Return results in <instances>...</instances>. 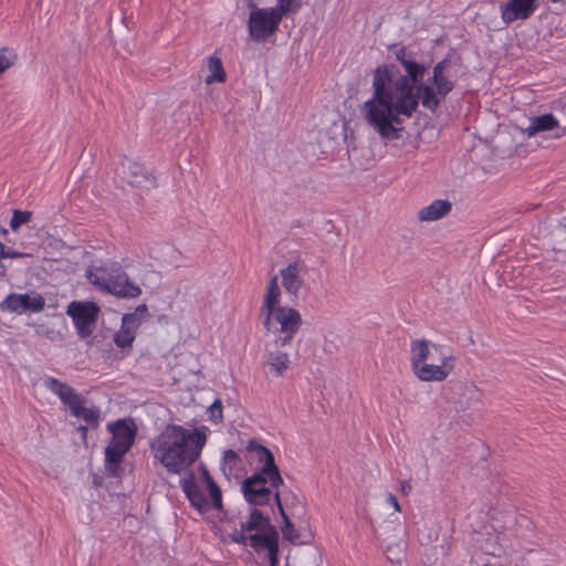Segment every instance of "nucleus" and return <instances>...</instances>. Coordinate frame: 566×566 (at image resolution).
I'll list each match as a JSON object with an SVG mask.
<instances>
[{
    "instance_id": "nucleus-1",
    "label": "nucleus",
    "mask_w": 566,
    "mask_h": 566,
    "mask_svg": "<svg viewBox=\"0 0 566 566\" xmlns=\"http://www.w3.org/2000/svg\"><path fill=\"white\" fill-rule=\"evenodd\" d=\"M397 60L405 74L395 64L377 66L373 72V94L360 108L364 120L385 140L401 137L405 120L416 114L419 104L434 113L454 88L447 60L438 62L427 78L426 65L407 59L405 49L397 53Z\"/></svg>"
},
{
    "instance_id": "nucleus-2",
    "label": "nucleus",
    "mask_w": 566,
    "mask_h": 566,
    "mask_svg": "<svg viewBox=\"0 0 566 566\" xmlns=\"http://www.w3.org/2000/svg\"><path fill=\"white\" fill-rule=\"evenodd\" d=\"M210 429L206 426L188 429L180 424H167L150 442L154 460L168 473L180 474L201 455Z\"/></svg>"
},
{
    "instance_id": "nucleus-3",
    "label": "nucleus",
    "mask_w": 566,
    "mask_h": 566,
    "mask_svg": "<svg viewBox=\"0 0 566 566\" xmlns=\"http://www.w3.org/2000/svg\"><path fill=\"white\" fill-rule=\"evenodd\" d=\"M247 450L258 462L259 468L241 485L244 499L252 505L269 504L273 500L280 507L282 505L280 494L274 490L283 484V479L273 453L255 440L249 441Z\"/></svg>"
},
{
    "instance_id": "nucleus-4",
    "label": "nucleus",
    "mask_w": 566,
    "mask_h": 566,
    "mask_svg": "<svg viewBox=\"0 0 566 566\" xmlns=\"http://www.w3.org/2000/svg\"><path fill=\"white\" fill-rule=\"evenodd\" d=\"M281 289L279 276L274 275L268 283L266 292L260 307V319L264 328L281 336L274 340V346H285L291 343L302 326L300 312L290 306L281 305Z\"/></svg>"
},
{
    "instance_id": "nucleus-5",
    "label": "nucleus",
    "mask_w": 566,
    "mask_h": 566,
    "mask_svg": "<svg viewBox=\"0 0 566 566\" xmlns=\"http://www.w3.org/2000/svg\"><path fill=\"white\" fill-rule=\"evenodd\" d=\"M410 366L419 380L441 382L452 374L455 357L443 345L417 338L410 342Z\"/></svg>"
},
{
    "instance_id": "nucleus-6",
    "label": "nucleus",
    "mask_w": 566,
    "mask_h": 566,
    "mask_svg": "<svg viewBox=\"0 0 566 566\" xmlns=\"http://www.w3.org/2000/svg\"><path fill=\"white\" fill-rule=\"evenodd\" d=\"M180 488L190 505L201 516L209 518V513L216 511L217 516L220 517L223 513L221 490L205 467H201L198 476L193 472L186 474L180 480Z\"/></svg>"
},
{
    "instance_id": "nucleus-7",
    "label": "nucleus",
    "mask_w": 566,
    "mask_h": 566,
    "mask_svg": "<svg viewBox=\"0 0 566 566\" xmlns=\"http://www.w3.org/2000/svg\"><path fill=\"white\" fill-rule=\"evenodd\" d=\"M86 277L97 290L118 297L136 298L142 294L139 285L130 281L122 265L115 261L90 266Z\"/></svg>"
},
{
    "instance_id": "nucleus-8",
    "label": "nucleus",
    "mask_w": 566,
    "mask_h": 566,
    "mask_svg": "<svg viewBox=\"0 0 566 566\" xmlns=\"http://www.w3.org/2000/svg\"><path fill=\"white\" fill-rule=\"evenodd\" d=\"M112 438L105 449V469L117 476L125 454L130 450L137 434V426L132 418L118 419L107 423Z\"/></svg>"
},
{
    "instance_id": "nucleus-9",
    "label": "nucleus",
    "mask_w": 566,
    "mask_h": 566,
    "mask_svg": "<svg viewBox=\"0 0 566 566\" xmlns=\"http://www.w3.org/2000/svg\"><path fill=\"white\" fill-rule=\"evenodd\" d=\"M44 387L60 398L72 416L82 419L90 426L97 427L101 419V409L95 405H88L87 399L77 394L74 388L54 378L46 377L43 380Z\"/></svg>"
},
{
    "instance_id": "nucleus-10",
    "label": "nucleus",
    "mask_w": 566,
    "mask_h": 566,
    "mask_svg": "<svg viewBox=\"0 0 566 566\" xmlns=\"http://www.w3.org/2000/svg\"><path fill=\"white\" fill-rule=\"evenodd\" d=\"M281 21L273 8L253 7L249 14V34L256 42L264 41L275 33Z\"/></svg>"
},
{
    "instance_id": "nucleus-11",
    "label": "nucleus",
    "mask_w": 566,
    "mask_h": 566,
    "mask_svg": "<svg viewBox=\"0 0 566 566\" xmlns=\"http://www.w3.org/2000/svg\"><path fill=\"white\" fill-rule=\"evenodd\" d=\"M99 307L93 302L73 301L69 304L66 314L73 319L78 336L90 337L95 329Z\"/></svg>"
},
{
    "instance_id": "nucleus-12",
    "label": "nucleus",
    "mask_w": 566,
    "mask_h": 566,
    "mask_svg": "<svg viewBox=\"0 0 566 566\" xmlns=\"http://www.w3.org/2000/svg\"><path fill=\"white\" fill-rule=\"evenodd\" d=\"M147 313L145 304L138 305L134 312L124 314L120 328L114 334L115 345L122 349L130 348L136 338V334L143 324Z\"/></svg>"
},
{
    "instance_id": "nucleus-13",
    "label": "nucleus",
    "mask_w": 566,
    "mask_h": 566,
    "mask_svg": "<svg viewBox=\"0 0 566 566\" xmlns=\"http://www.w3.org/2000/svg\"><path fill=\"white\" fill-rule=\"evenodd\" d=\"M45 306L44 297L35 292L8 295L0 304L2 311L23 314L25 312L39 313Z\"/></svg>"
},
{
    "instance_id": "nucleus-14",
    "label": "nucleus",
    "mask_w": 566,
    "mask_h": 566,
    "mask_svg": "<svg viewBox=\"0 0 566 566\" xmlns=\"http://www.w3.org/2000/svg\"><path fill=\"white\" fill-rule=\"evenodd\" d=\"M537 8V0H509L500 4L501 19L510 25L517 20H527Z\"/></svg>"
},
{
    "instance_id": "nucleus-15",
    "label": "nucleus",
    "mask_w": 566,
    "mask_h": 566,
    "mask_svg": "<svg viewBox=\"0 0 566 566\" xmlns=\"http://www.w3.org/2000/svg\"><path fill=\"white\" fill-rule=\"evenodd\" d=\"M120 175L124 180L134 187L142 189L156 187L155 176L136 161L125 160L120 167Z\"/></svg>"
},
{
    "instance_id": "nucleus-16",
    "label": "nucleus",
    "mask_w": 566,
    "mask_h": 566,
    "mask_svg": "<svg viewBox=\"0 0 566 566\" xmlns=\"http://www.w3.org/2000/svg\"><path fill=\"white\" fill-rule=\"evenodd\" d=\"M306 264L300 260L290 262L286 266L280 270L281 283L287 294L292 296L298 295L304 284V275L306 274Z\"/></svg>"
},
{
    "instance_id": "nucleus-17",
    "label": "nucleus",
    "mask_w": 566,
    "mask_h": 566,
    "mask_svg": "<svg viewBox=\"0 0 566 566\" xmlns=\"http://www.w3.org/2000/svg\"><path fill=\"white\" fill-rule=\"evenodd\" d=\"M271 526L270 521L266 516L262 515L256 509L252 510L249 518L241 523L240 530H234L229 534L231 542L248 545V534L255 533Z\"/></svg>"
},
{
    "instance_id": "nucleus-18",
    "label": "nucleus",
    "mask_w": 566,
    "mask_h": 566,
    "mask_svg": "<svg viewBox=\"0 0 566 566\" xmlns=\"http://www.w3.org/2000/svg\"><path fill=\"white\" fill-rule=\"evenodd\" d=\"M248 545H250L255 552L266 551L279 542V534L275 528L271 525L262 531L248 534Z\"/></svg>"
},
{
    "instance_id": "nucleus-19",
    "label": "nucleus",
    "mask_w": 566,
    "mask_h": 566,
    "mask_svg": "<svg viewBox=\"0 0 566 566\" xmlns=\"http://www.w3.org/2000/svg\"><path fill=\"white\" fill-rule=\"evenodd\" d=\"M451 208L450 201L438 199L420 209L418 218L420 221H436L447 216L451 211Z\"/></svg>"
},
{
    "instance_id": "nucleus-20",
    "label": "nucleus",
    "mask_w": 566,
    "mask_h": 566,
    "mask_svg": "<svg viewBox=\"0 0 566 566\" xmlns=\"http://www.w3.org/2000/svg\"><path fill=\"white\" fill-rule=\"evenodd\" d=\"M279 347L275 346V349L268 347L266 350V363L275 376H281L290 366V355Z\"/></svg>"
},
{
    "instance_id": "nucleus-21",
    "label": "nucleus",
    "mask_w": 566,
    "mask_h": 566,
    "mask_svg": "<svg viewBox=\"0 0 566 566\" xmlns=\"http://www.w3.org/2000/svg\"><path fill=\"white\" fill-rule=\"evenodd\" d=\"M558 128V120L553 114H544L530 119V125L525 132L528 137L535 136L539 132Z\"/></svg>"
},
{
    "instance_id": "nucleus-22",
    "label": "nucleus",
    "mask_w": 566,
    "mask_h": 566,
    "mask_svg": "<svg viewBox=\"0 0 566 566\" xmlns=\"http://www.w3.org/2000/svg\"><path fill=\"white\" fill-rule=\"evenodd\" d=\"M207 70L209 74L206 76V84L223 83L226 81V71L223 69L221 59L217 54H212L207 60Z\"/></svg>"
},
{
    "instance_id": "nucleus-23",
    "label": "nucleus",
    "mask_w": 566,
    "mask_h": 566,
    "mask_svg": "<svg viewBox=\"0 0 566 566\" xmlns=\"http://www.w3.org/2000/svg\"><path fill=\"white\" fill-rule=\"evenodd\" d=\"M279 510H280V513L284 521L283 527H282L283 537L291 543H303L302 541H300V538H301L300 532L295 528V526L289 520L283 506L280 505Z\"/></svg>"
},
{
    "instance_id": "nucleus-24",
    "label": "nucleus",
    "mask_w": 566,
    "mask_h": 566,
    "mask_svg": "<svg viewBox=\"0 0 566 566\" xmlns=\"http://www.w3.org/2000/svg\"><path fill=\"white\" fill-rule=\"evenodd\" d=\"M17 61V53L9 48L0 49V74L10 69Z\"/></svg>"
},
{
    "instance_id": "nucleus-25",
    "label": "nucleus",
    "mask_w": 566,
    "mask_h": 566,
    "mask_svg": "<svg viewBox=\"0 0 566 566\" xmlns=\"http://www.w3.org/2000/svg\"><path fill=\"white\" fill-rule=\"evenodd\" d=\"M302 0H277V6L273 8L281 19L284 14L295 12L301 7Z\"/></svg>"
},
{
    "instance_id": "nucleus-26",
    "label": "nucleus",
    "mask_w": 566,
    "mask_h": 566,
    "mask_svg": "<svg viewBox=\"0 0 566 566\" xmlns=\"http://www.w3.org/2000/svg\"><path fill=\"white\" fill-rule=\"evenodd\" d=\"M32 213L30 211L14 210L10 220V227L13 231L18 230L21 226L31 220Z\"/></svg>"
},
{
    "instance_id": "nucleus-27",
    "label": "nucleus",
    "mask_w": 566,
    "mask_h": 566,
    "mask_svg": "<svg viewBox=\"0 0 566 566\" xmlns=\"http://www.w3.org/2000/svg\"><path fill=\"white\" fill-rule=\"evenodd\" d=\"M208 419L213 423L221 422L223 418L222 402L220 399H216L207 409Z\"/></svg>"
},
{
    "instance_id": "nucleus-28",
    "label": "nucleus",
    "mask_w": 566,
    "mask_h": 566,
    "mask_svg": "<svg viewBox=\"0 0 566 566\" xmlns=\"http://www.w3.org/2000/svg\"><path fill=\"white\" fill-rule=\"evenodd\" d=\"M238 461H239V457L235 451H233L231 449L226 450L223 452L222 462H221V468H222L223 472H226L227 467L229 468V471H231L237 465Z\"/></svg>"
},
{
    "instance_id": "nucleus-29",
    "label": "nucleus",
    "mask_w": 566,
    "mask_h": 566,
    "mask_svg": "<svg viewBox=\"0 0 566 566\" xmlns=\"http://www.w3.org/2000/svg\"><path fill=\"white\" fill-rule=\"evenodd\" d=\"M266 552L270 566H276L279 563V542L268 548Z\"/></svg>"
},
{
    "instance_id": "nucleus-30",
    "label": "nucleus",
    "mask_w": 566,
    "mask_h": 566,
    "mask_svg": "<svg viewBox=\"0 0 566 566\" xmlns=\"http://www.w3.org/2000/svg\"><path fill=\"white\" fill-rule=\"evenodd\" d=\"M24 256V253L18 252L13 249H6V247L1 243L0 247V259H17Z\"/></svg>"
},
{
    "instance_id": "nucleus-31",
    "label": "nucleus",
    "mask_w": 566,
    "mask_h": 566,
    "mask_svg": "<svg viewBox=\"0 0 566 566\" xmlns=\"http://www.w3.org/2000/svg\"><path fill=\"white\" fill-rule=\"evenodd\" d=\"M385 500L396 512L401 511L400 504L396 495H394L392 493H387Z\"/></svg>"
},
{
    "instance_id": "nucleus-32",
    "label": "nucleus",
    "mask_w": 566,
    "mask_h": 566,
    "mask_svg": "<svg viewBox=\"0 0 566 566\" xmlns=\"http://www.w3.org/2000/svg\"><path fill=\"white\" fill-rule=\"evenodd\" d=\"M410 489H411V486H410V484H409L408 482H403V483L401 484V490H402V492L407 493V492H409V491H410Z\"/></svg>"
},
{
    "instance_id": "nucleus-33",
    "label": "nucleus",
    "mask_w": 566,
    "mask_h": 566,
    "mask_svg": "<svg viewBox=\"0 0 566 566\" xmlns=\"http://www.w3.org/2000/svg\"><path fill=\"white\" fill-rule=\"evenodd\" d=\"M78 430L85 436L86 431H87V428L84 427V426H80Z\"/></svg>"
},
{
    "instance_id": "nucleus-34",
    "label": "nucleus",
    "mask_w": 566,
    "mask_h": 566,
    "mask_svg": "<svg viewBox=\"0 0 566 566\" xmlns=\"http://www.w3.org/2000/svg\"><path fill=\"white\" fill-rule=\"evenodd\" d=\"M566 134V129L565 128H562V132L559 134H557L556 136L557 137H560V136H564Z\"/></svg>"
},
{
    "instance_id": "nucleus-35",
    "label": "nucleus",
    "mask_w": 566,
    "mask_h": 566,
    "mask_svg": "<svg viewBox=\"0 0 566 566\" xmlns=\"http://www.w3.org/2000/svg\"><path fill=\"white\" fill-rule=\"evenodd\" d=\"M429 363L439 364V361H438V360H432V358H429Z\"/></svg>"
}]
</instances>
